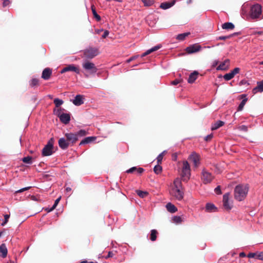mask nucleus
<instances>
[{
	"label": "nucleus",
	"instance_id": "obj_1",
	"mask_svg": "<svg viewBox=\"0 0 263 263\" xmlns=\"http://www.w3.org/2000/svg\"><path fill=\"white\" fill-rule=\"evenodd\" d=\"M171 195L177 200L181 201L184 197L181 181L179 178H176L174 181V186L171 191Z\"/></svg>",
	"mask_w": 263,
	"mask_h": 263
},
{
	"label": "nucleus",
	"instance_id": "obj_2",
	"mask_svg": "<svg viewBox=\"0 0 263 263\" xmlns=\"http://www.w3.org/2000/svg\"><path fill=\"white\" fill-rule=\"evenodd\" d=\"M249 191V187L247 185L238 184L234 189V198L238 201H241L246 197Z\"/></svg>",
	"mask_w": 263,
	"mask_h": 263
},
{
	"label": "nucleus",
	"instance_id": "obj_3",
	"mask_svg": "<svg viewBox=\"0 0 263 263\" xmlns=\"http://www.w3.org/2000/svg\"><path fill=\"white\" fill-rule=\"evenodd\" d=\"M262 9L259 4H255L252 6L249 11V16L252 19L259 18L261 15Z\"/></svg>",
	"mask_w": 263,
	"mask_h": 263
},
{
	"label": "nucleus",
	"instance_id": "obj_4",
	"mask_svg": "<svg viewBox=\"0 0 263 263\" xmlns=\"http://www.w3.org/2000/svg\"><path fill=\"white\" fill-rule=\"evenodd\" d=\"M181 172V177L184 181H187L191 175V169L189 162L185 160L183 161Z\"/></svg>",
	"mask_w": 263,
	"mask_h": 263
},
{
	"label": "nucleus",
	"instance_id": "obj_5",
	"mask_svg": "<svg viewBox=\"0 0 263 263\" xmlns=\"http://www.w3.org/2000/svg\"><path fill=\"white\" fill-rule=\"evenodd\" d=\"M82 67L90 74H95L98 71L95 64L88 61H85L82 63Z\"/></svg>",
	"mask_w": 263,
	"mask_h": 263
},
{
	"label": "nucleus",
	"instance_id": "obj_6",
	"mask_svg": "<svg viewBox=\"0 0 263 263\" xmlns=\"http://www.w3.org/2000/svg\"><path fill=\"white\" fill-rule=\"evenodd\" d=\"M201 179L204 184H208L212 181L214 179V176L211 172L204 168L201 172Z\"/></svg>",
	"mask_w": 263,
	"mask_h": 263
},
{
	"label": "nucleus",
	"instance_id": "obj_7",
	"mask_svg": "<svg viewBox=\"0 0 263 263\" xmlns=\"http://www.w3.org/2000/svg\"><path fill=\"white\" fill-rule=\"evenodd\" d=\"M98 53L99 52L97 48L90 47L85 50L84 56L87 59H91L97 56Z\"/></svg>",
	"mask_w": 263,
	"mask_h": 263
},
{
	"label": "nucleus",
	"instance_id": "obj_8",
	"mask_svg": "<svg viewBox=\"0 0 263 263\" xmlns=\"http://www.w3.org/2000/svg\"><path fill=\"white\" fill-rule=\"evenodd\" d=\"M53 144L49 141L42 149V155L43 156H50L53 153Z\"/></svg>",
	"mask_w": 263,
	"mask_h": 263
},
{
	"label": "nucleus",
	"instance_id": "obj_9",
	"mask_svg": "<svg viewBox=\"0 0 263 263\" xmlns=\"http://www.w3.org/2000/svg\"><path fill=\"white\" fill-rule=\"evenodd\" d=\"M230 193H227L223 196V205L227 210H230L232 208V204L229 201Z\"/></svg>",
	"mask_w": 263,
	"mask_h": 263
},
{
	"label": "nucleus",
	"instance_id": "obj_10",
	"mask_svg": "<svg viewBox=\"0 0 263 263\" xmlns=\"http://www.w3.org/2000/svg\"><path fill=\"white\" fill-rule=\"evenodd\" d=\"M202 49V47L198 44H194L186 47L185 50L189 54H192L199 51Z\"/></svg>",
	"mask_w": 263,
	"mask_h": 263
},
{
	"label": "nucleus",
	"instance_id": "obj_11",
	"mask_svg": "<svg viewBox=\"0 0 263 263\" xmlns=\"http://www.w3.org/2000/svg\"><path fill=\"white\" fill-rule=\"evenodd\" d=\"M67 71H73V72H76L77 74H79L80 72V69H79V68L77 67V66H76L73 64H70V65H69L65 67L61 70L60 72H61V73H63L67 72Z\"/></svg>",
	"mask_w": 263,
	"mask_h": 263
},
{
	"label": "nucleus",
	"instance_id": "obj_12",
	"mask_svg": "<svg viewBox=\"0 0 263 263\" xmlns=\"http://www.w3.org/2000/svg\"><path fill=\"white\" fill-rule=\"evenodd\" d=\"M65 137L70 145H72L78 140L75 133H68L65 134Z\"/></svg>",
	"mask_w": 263,
	"mask_h": 263
},
{
	"label": "nucleus",
	"instance_id": "obj_13",
	"mask_svg": "<svg viewBox=\"0 0 263 263\" xmlns=\"http://www.w3.org/2000/svg\"><path fill=\"white\" fill-rule=\"evenodd\" d=\"M189 159L193 163L194 166L195 167L199 166L200 164V158L199 156L196 153H194L192 154L189 157Z\"/></svg>",
	"mask_w": 263,
	"mask_h": 263
},
{
	"label": "nucleus",
	"instance_id": "obj_14",
	"mask_svg": "<svg viewBox=\"0 0 263 263\" xmlns=\"http://www.w3.org/2000/svg\"><path fill=\"white\" fill-rule=\"evenodd\" d=\"M59 145L62 149H67L70 145L66 138H61L59 140Z\"/></svg>",
	"mask_w": 263,
	"mask_h": 263
},
{
	"label": "nucleus",
	"instance_id": "obj_15",
	"mask_svg": "<svg viewBox=\"0 0 263 263\" xmlns=\"http://www.w3.org/2000/svg\"><path fill=\"white\" fill-rule=\"evenodd\" d=\"M84 97L81 95H77L72 100V103L76 106H80L84 103Z\"/></svg>",
	"mask_w": 263,
	"mask_h": 263
},
{
	"label": "nucleus",
	"instance_id": "obj_16",
	"mask_svg": "<svg viewBox=\"0 0 263 263\" xmlns=\"http://www.w3.org/2000/svg\"><path fill=\"white\" fill-rule=\"evenodd\" d=\"M52 74V69L50 68H46L42 72V78L45 80H48L51 77Z\"/></svg>",
	"mask_w": 263,
	"mask_h": 263
},
{
	"label": "nucleus",
	"instance_id": "obj_17",
	"mask_svg": "<svg viewBox=\"0 0 263 263\" xmlns=\"http://www.w3.org/2000/svg\"><path fill=\"white\" fill-rule=\"evenodd\" d=\"M59 119L63 123L67 124L70 120V114L63 113L60 115Z\"/></svg>",
	"mask_w": 263,
	"mask_h": 263
},
{
	"label": "nucleus",
	"instance_id": "obj_18",
	"mask_svg": "<svg viewBox=\"0 0 263 263\" xmlns=\"http://www.w3.org/2000/svg\"><path fill=\"white\" fill-rule=\"evenodd\" d=\"M230 60L226 59L224 62L221 63L216 68L217 70H226L229 68V64Z\"/></svg>",
	"mask_w": 263,
	"mask_h": 263
},
{
	"label": "nucleus",
	"instance_id": "obj_19",
	"mask_svg": "<svg viewBox=\"0 0 263 263\" xmlns=\"http://www.w3.org/2000/svg\"><path fill=\"white\" fill-rule=\"evenodd\" d=\"M162 47V46L159 44V45H157L152 48H151V49L146 50L145 52H144V53H143L141 55V58H143V57H145L146 55L151 53L152 52H154L155 51H157L158 50V49H159L160 48H161Z\"/></svg>",
	"mask_w": 263,
	"mask_h": 263
},
{
	"label": "nucleus",
	"instance_id": "obj_20",
	"mask_svg": "<svg viewBox=\"0 0 263 263\" xmlns=\"http://www.w3.org/2000/svg\"><path fill=\"white\" fill-rule=\"evenodd\" d=\"M263 91V80L261 81L257 82L256 87H254L252 90L253 93L257 92H261Z\"/></svg>",
	"mask_w": 263,
	"mask_h": 263
},
{
	"label": "nucleus",
	"instance_id": "obj_21",
	"mask_svg": "<svg viewBox=\"0 0 263 263\" xmlns=\"http://www.w3.org/2000/svg\"><path fill=\"white\" fill-rule=\"evenodd\" d=\"M144 171V170L142 167H137L136 166H134L129 169L126 171V173H133L134 172H136L138 174H141Z\"/></svg>",
	"mask_w": 263,
	"mask_h": 263
},
{
	"label": "nucleus",
	"instance_id": "obj_22",
	"mask_svg": "<svg viewBox=\"0 0 263 263\" xmlns=\"http://www.w3.org/2000/svg\"><path fill=\"white\" fill-rule=\"evenodd\" d=\"M198 74L199 73L197 71H194V72H191L187 79V82L191 84L194 83L197 79Z\"/></svg>",
	"mask_w": 263,
	"mask_h": 263
},
{
	"label": "nucleus",
	"instance_id": "obj_23",
	"mask_svg": "<svg viewBox=\"0 0 263 263\" xmlns=\"http://www.w3.org/2000/svg\"><path fill=\"white\" fill-rule=\"evenodd\" d=\"M7 248L5 244L3 243L0 246V256L3 258L6 257L7 255Z\"/></svg>",
	"mask_w": 263,
	"mask_h": 263
},
{
	"label": "nucleus",
	"instance_id": "obj_24",
	"mask_svg": "<svg viewBox=\"0 0 263 263\" xmlns=\"http://www.w3.org/2000/svg\"><path fill=\"white\" fill-rule=\"evenodd\" d=\"M165 207L167 211L171 213H174L177 211V208L171 202L167 203L166 204Z\"/></svg>",
	"mask_w": 263,
	"mask_h": 263
},
{
	"label": "nucleus",
	"instance_id": "obj_25",
	"mask_svg": "<svg viewBox=\"0 0 263 263\" xmlns=\"http://www.w3.org/2000/svg\"><path fill=\"white\" fill-rule=\"evenodd\" d=\"M221 27L225 30H233L235 28L234 25L231 22H226L222 24Z\"/></svg>",
	"mask_w": 263,
	"mask_h": 263
},
{
	"label": "nucleus",
	"instance_id": "obj_26",
	"mask_svg": "<svg viewBox=\"0 0 263 263\" xmlns=\"http://www.w3.org/2000/svg\"><path fill=\"white\" fill-rule=\"evenodd\" d=\"M96 139L94 137H87L83 139L80 143V145L88 144L92 142Z\"/></svg>",
	"mask_w": 263,
	"mask_h": 263
},
{
	"label": "nucleus",
	"instance_id": "obj_27",
	"mask_svg": "<svg viewBox=\"0 0 263 263\" xmlns=\"http://www.w3.org/2000/svg\"><path fill=\"white\" fill-rule=\"evenodd\" d=\"M175 4V1L172 2H164L161 4L160 7L162 9L166 10L172 7Z\"/></svg>",
	"mask_w": 263,
	"mask_h": 263
},
{
	"label": "nucleus",
	"instance_id": "obj_28",
	"mask_svg": "<svg viewBox=\"0 0 263 263\" xmlns=\"http://www.w3.org/2000/svg\"><path fill=\"white\" fill-rule=\"evenodd\" d=\"M223 124H224V122L223 121H220V120H218L216 123H215L214 124H213L212 125L211 129L212 130H214L217 129L219 127H220L222 126H223Z\"/></svg>",
	"mask_w": 263,
	"mask_h": 263
},
{
	"label": "nucleus",
	"instance_id": "obj_29",
	"mask_svg": "<svg viewBox=\"0 0 263 263\" xmlns=\"http://www.w3.org/2000/svg\"><path fill=\"white\" fill-rule=\"evenodd\" d=\"M190 34V32H185L183 33L179 34L176 37V39L180 41L184 40L185 37Z\"/></svg>",
	"mask_w": 263,
	"mask_h": 263
},
{
	"label": "nucleus",
	"instance_id": "obj_30",
	"mask_svg": "<svg viewBox=\"0 0 263 263\" xmlns=\"http://www.w3.org/2000/svg\"><path fill=\"white\" fill-rule=\"evenodd\" d=\"M216 209L215 205L211 203H208L205 206V210L208 212H212Z\"/></svg>",
	"mask_w": 263,
	"mask_h": 263
},
{
	"label": "nucleus",
	"instance_id": "obj_31",
	"mask_svg": "<svg viewBox=\"0 0 263 263\" xmlns=\"http://www.w3.org/2000/svg\"><path fill=\"white\" fill-rule=\"evenodd\" d=\"M157 234V231L156 230L153 229L151 230L150 239L152 241H154L156 240Z\"/></svg>",
	"mask_w": 263,
	"mask_h": 263
},
{
	"label": "nucleus",
	"instance_id": "obj_32",
	"mask_svg": "<svg viewBox=\"0 0 263 263\" xmlns=\"http://www.w3.org/2000/svg\"><path fill=\"white\" fill-rule=\"evenodd\" d=\"M247 100H248L247 98H245L241 101V102H240V103L239 104V105L237 108L238 111H241L243 109V107L245 105V104L247 101Z\"/></svg>",
	"mask_w": 263,
	"mask_h": 263
},
{
	"label": "nucleus",
	"instance_id": "obj_33",
	"mask_svg": "<svg viewBox=\"0 0 263 263\" xmlns=\"http://www.w3.org/2000/svg\"><path fill=\"white\" fill-rule=\"evenodd\" d=\"M75 134L77 135L78 140L79 137L85 136L87 134V132L84 129H81L79 130L78 132L75 133Z\"/></svg>",
	"mask_w": 263,
	"mask_h": 263
},
{
	"label": "nucleus",
	"instance_id": "obj_34",
	"mask_svg": "<svg viewBox=\"0 0 263 263\" xmlns=\"http://www.w3.org/2000/svg\"><path fill=\"white\" fill-rule=\"evenodd\" d=\"M136 193L141 198H144L148 194L147 192L142 191L140 190H137Z\"/></svg>",
	"mask_w": 263,
	"mask_h": 263
},
{
	"label": "nucleus",
	"instance_id": "obj_35",
	"mask_svg": "<svg viewBox=\"0 0 263 263\" xmlns=\"http://www.w3.org/2000/svg\"><path fill=\"white\" fill-rule=\"evenodd\" d=\"M53 102H54L56 107H60L64 103V102H63V101L62 100L60 99L59 98L54 99V100H53Z\"/></svg>",
	"mask_w": 263,
	"mask_h": 263
},
{
	"label": "nucleus",
	"instance_id": "obj_36",
	"mask_svg": "<svg viewBox=\"0 0 263 263\" xmlns=\"http://www.w3.org/2000/svg\"><path fill=\"white\" fill-rule=\"evenodd\" d=\"M91 10H92V14H93V15L94 16V17L98 21H99L101 20V17L98 14L95 8H94L93 6H92L91 7Z\"/></svg>",
	"mask_w": 263,
	"mask_h": 263
},
{
	"label": "nucleus",
	"instance_id": "obj_37",
	"mask_svg": "<svg viewBox=\"0 0 263 263\" xmlns=\"http://www.w3.org/2000/svg\"><path fill=\"white\" fill-rule=\"evenodd\" d=\"M234 77V76L233 74V73L230 72L229 73H226L223 76V79L226 81H229L233 79Z\"/></svg>",
	"mask_w": 263,
	"mask_h": 263
},
{
	"label": "nucleus",
	"instance_id": "obj_38",
	"mask_svg": "<svg viewBox=\"0 0 263 263\" xmlns=\"http://www.w3.org/2000/svg\"><path fill=\"white\" fill-rule=\"evenodd\" d=\"M162 168L159 165H157L155 166L154 168V171L156 174H159L162 172Z\"/></svg>",
	"mask_w": 263,
	"mask_h": 263
},
{
	"label": "nucleus",
	"instance_id": "obj_39",
	"mask_svg": "<svg viewBox=\"0 0 263 263\" xmlns=\"http://www.w3.org/2000/svg\"><path fill=\"white\" fill-rule=\"evenodd\" d=\"M32 157L30 156L25 157L22 159L23 162L31 164L32 163Z\"/></svg>",
	"mask_w": 263,
	"mask_h": 263
},
{
	"label": "nucleus",
	"instance_id": "obj_40",
	"mask_svg": "<svg viewBox=\"0 0 263 263\" xmlns=\"http://www.w3.org/2000/svg\"><path fill=\"white\" fill-rule=\"evenodd\" d=\"M39 84V80L36 78L32 79L30 81V85L31 87H34Z\"/></svg>",
	"mask_w": 263,
	"mask_h": 263
},
{
	"label": "nucleus",
	"instance_id": "obj_41",
	"mask_svg": "<svg viewBox=\"0 0 263 263\" xmlns=\"http://www.w3.org/2000/svg\"><path fill=\"white\" fill-rule=\"evenodd\" d=\"M173 221L176 223H179L181 222V218L179 216H175L173 217Z\"/></svg>",
	"mask_w": 263,
	"mask_h": 263
},
{
	"label": "nucleus",
	"instance_id": "obj_42",
	"mask_svg": "<svg viewBox=\"0 0 263 263\" xmlns=\"http://www.w3.org/2000/svg\"><path fill=\"white\" fill-rule=\"evenodd\" d=\"M143 3L144 6H151L153 4V1L152 0H141Z\"/></svg>",
	"mask_w": 263,
	"mask_h": 263
},
{
	"label": "nucleus",
	"instance_id": "obj_43",
	"mask_svg": "<svg viewBox=\"0 0 263 263\" xmlns=\"http://www.w3.org/2000/svg\"><path fill=\"white\" fill-rule=\"evenodd\" d=\"M64 110V109H62L61 108L58 109L57 110L55 109L54 110V114L56 115L59 118L60 115H62L63 112H62V111Z\"/></svg>",
	"mask_w": 263,
	"mask_h": 263
},
{
	"label": "nucleus",
	"instance_id": "obj_44",
	"mask_svg": "<svg viewBox=\"0 0 263 263\" xmlns=\"http://www.w3.org/2000/svg\"><path fill=\"white\" fill-rule=\"evenodd\" d=\"M165 152V151H163V152H162L161 154H160L157 157V162L158 163H161V161H162V160L163 159V154Z\"/></svg>",
	"mask_w": 263,
	"mask_h": 263
},
{
	"label": "nucleus",
	"instance_id": "obj_45",
	"mask_svg": "<svg viewBox=\"0 0 263 263\" xmlns=\"http://www.w3.org/2000/svg\"><path fill=\"white\" fill-rule=\"evenodd\" d=\"M231 38V36L229 35H226V36H220L217 37H216V40H226L227 39H229Z\"/></svg>",
	"mask_w": 263,
	"mask_h": 263
},
{
	"label": "nucleus",
	"instance_id": "obj_46",
	"mask_svg": "<svg viewBox=\"0 0 263 263\" xmlns=\"http://www.w3.org/2000/svg\"><path fill=\"white\" fill-rule=\"evenodd\" d=\"M239 71H240V68L238 67H236L233 70H232L231 72L235 76L236 74L239 73Z\"/></svg>",
	"mask_w": 263,
	"mask_h": 263
},
{
	"label": "nucleus",
	"instance_id": "obj_47",
	"mask_svg": "<svg viewBox=\"0 0 263 263\" xmlns=\"http://www.w3.org/2000/svg\"><path fill=\"white\" fill-rule=\"evenodd\" d=\"M31 187L30 186H28V187H24V188H22V189H21L17 191H16L15 192L16 193H22V192H23L25 191H27L28 190H29Z\"/></svg>",
	"mask_w": 263,
	"mask_h": 263
},
{
	"label": "nucleus",
	"instance_id": "obj_48",
	"mask_svg": "<svg viewBox=\"0 0 263 263\" xmlns=\"http://www.w3.org/2000/svg\"><path fill=\"white\" fill-rule=\"evenodd\" d=\"M256 259L263 260V251L257 253Z\"/></svg>",
	"mask_w": 263,
	"mask_h": 263
},
{
	"label": "nucleus",
	"instance_id": "obj_49",
	"mask_svg": "<svg viewBox=\"0 0 263 263\" xmlns=\"http://www.w3.org/2000/svg\"><path fill=\"white\" fill-rule=\"evenodd\" d=\"M60 200H61V197H59L55 200L54 203L53 205H52V209H54L57 207V206Z\"/></svg>",
	"mask_w": 263,
	"mask_h": 263
},
{
	"label": "nucleus",
	"instance_id": "obj_50",
	"mask_svg": "<svg viewBox=\"0 0 263 263\" xmlns=\"http://www.w3.org/2000/svg\"><path fill=\"white\" fill-rule=\"evenodd\" d=\"M4 217H5V220L2 223V226H4V225H5L7 223V222H8V220L9 218L10 217V215L6 214L4 216Z\"/></svg>",
	"mask_w": 263,
	"mask_h": 263
},
{
	"label": "nucleus",
	"instance_id": "obj_51",
	"mask_svg": "<svg viewBox=\"0 0 263 263\" xmlns=\"http://www.w3.org/2000/svg\"><path fill=\"white\" fill-rule=\"evenodd\" d=\"M213 137V134H211L210 135H207L204 137V140L206 141H209L212 139V138Z\"/></svg>",
	"mask_w": 263,
	"mask_h": 263
},
{
	"label": "nucleus",
	"instance_id": "obj_52",
	"mask_svg": "<svg viewBox=\"0 0 263 263\" xmlns=\"http://www.w3.org/2000/svg\"><path fill=\"white\" fill-rule=\"evenodd\" d=\"M215 191V192L218 194V195H220L221 194V189H220V186L219 185L217 186L214 190Z\"/></svg>",
	"mask_w": 263,
	"mask_h": 263
},
{
	"label": "nucleus",
	"instance_id": "obj_53",
	"mask_svg": "<svg viewBox=\"0 0 263 263\" xmlns=\"http://www.w3.org/2000/svg\"><path fill=\"white\" fill-rule=\"evenodd\" d=\"M257 253H249L248 254V257L250 258H254L255 257L256 258Z\"/></svg>",
	"mask_w": 263,
	"mask_h": 263
},
{
	"label": "nucleus",
	"instance_id": "obj_54",
	"mask_svg": "<svg viewBox=\"0 0 263 263\" xmlns=\"http://www.w3.org/2000/svg\"><path fill=\"white\" fill-rule=\"evenodd\" d=\"M138 57H139L138 55L133 56L132 57H130V58H129L128 59H127L126 62L128 63H130L132 61H133V60H135L136 59H137Z\"/></svg>",
	"mask_w": 263,
	"mask_h": 263
},
{
	"label": "nucleus",
	"instance_id": "obj_55",
	"mask_svg": "<svg viewBox=\"0 0 263 263\" xmlns=\"http://www.w3.org/2000/svg\"><path fill=\"white\" fill-rule=\"evenodd\" d=\"M239 129L241 130L247 132L248 130V127L246 125H242L239 127Z\"/></svg>",
	"mask_w": 263,
	"mask_h": 263
},
{
	"label": "nucleus",
	"instance_id": "obj_56",
	"mask_svg": "<svg viewBox=\"0 0 263 263\" xmlns=\"http://www.w3.org/2000/svg\"><path fill=\"white\" fill-rule=\"evenodd\" d=\"M181 82V81H180L178 79H176L173 81L171 82V84L173 85H176L180 83Z\"/></svg>",
	"mask_w": 263,
	"mask_h": 263
},
{
	"label": "nucleus",
	"instance_id": "obj_57",
	"mask_svg": "<svg viewBox=\"0 0 263 263\" xmlns=\"http://www.w3.org/2000/svg\"><path fill=\"white\" fill-rule=\"evenodd\" d=\"M109 34V31L108 30H105L103 34L102 35V37L103 39L106 38Z\"/></svg>",
	"mask_w": 263,
	"mask_h": 263
},
{
	"label": "nucleus",
	"instance_id": "obj_58",
	"mask_svg": "<svg viewBox=\"0 0 263 263\" xmlns=\"http://www.w3.org/2000/svg\"><path fill=\"white\" fill-rule=\"evenodd\" d=\"M10 2L9 0H5L3 2V6L4 7H5L8 6L10 4Z\"/></svg>",
	"mask_w": 263,
	"mask_h": 263
},
{
	"label": "nucleus",
	"instance_id": "obj_59",
	"mask_svg": "<svg viewBox=\"0 0 263 263\" xmlns=\"http://www.w3.org/2000/svg\"><path fill=\"white\" fill-rule=\"evenodd\" d=\"M113 256H114L113 253L112 252H111V251H109V252H108V255L105 257V258L107 259V258H109V257H112Z\"/></svg>",
	"mask_w": 263,
	"mask_h": 263
},
{
	"label": "nucleus",
	"instance_id": "obj_60",
	"mask_svg": "<svg viewBox=\"0 0 263 263\" xmlns=\"http://www.w3.org/2000/svg\"><path fill=\"white\" fill-rule=\"evenodd\" d=\"M240 34V32H235V33H233L232 34H231L229 35V36H231V37H233V36H236V35H239Z\"/></svg>",
	"mask_w": 263,
	"mask_h": 263
},
{
	"label": "nucleus",
	"instance_id": "obj_61",
	"mask_svg": "<svg viewBox=\"0 0 263 263\" xmlns=\"http://www.w3.org/2000/svg\"><path fill=\"white\" fill-rule=\"evenodd\" d=\"M102 31H103V29H97L95 30V32L97 34H100Z\"/></svg>",
	"mask_w": 263,
	"mask_h": 263
},
{
	"label": "nucleus",
	"instance_id": "obj_62",
	"mask_svg": "<svg viewBox=\"0 0 263 263\" xmlns=\"http://www.w3.org/2000/svg\"><path fill=\"white\" fill-rule=\"evenodd\" d=\"M247 83V81L245 80H242L240 81V85H243Z\"/></svg>",
	"mask_w": 263,
	"mask_h": 263
},
{
	"label": "nucleus",
	"instance_id": "obj_63",
	"mask_svg": "<svg viewBox=\"0 0 263 263\" xmlns=\"http://www.w3.org/2000/svg\"><path fill=\"white\" fill-rule=\"evenodd\" d=\"M239 256H240V257H246V255L245 253L241 252L240 253Z\"/></svg>",
	"mask_w": 263,
	"mask_h": 263
},
{
	"label": "nucleus",
	"instance_id": "obj_64",
	"mask_svg": "<svg viewBox=\"0 0 263 263\" xmlns=\"http://www.w3.org/2000/svg\"><path fill=\"white\" fill-rule=\"evenodd\" d=\"M80 263H96V262H93V261L88 262L86 260H83V261H82Z\"/></svg>",
	"mask_w": 263,
	"mask_h": 263
}]
</instances>
